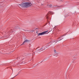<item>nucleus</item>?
Instances as JSON below:
<instances>
[{"instance_id":"dca6fc26","label":"nucleus","mask_w":79,"mask_h":79,"mask_svg":"<svg viewBox=\"0 0 79 79\" xmlns=\"http://www.w3.org/2000/svg\"><path fill=\"white\" fill-rule=\"evenodd\" d=\"M19 73L18 74H19Z\"/></svg>"},{"instance_id":"423d86ee","label":"nucleus","mask_w":79,"mask_h":79,"mask_svg":"<svg viewBox=\"0 0 79 79\" xmlns=\"http://www.w3.org/2000/svg\"><path fill=\"white\" fill-rule=\"evenodd\" d=\"M54 52H56V50L55 49H54Z\"/></svg>"},{"instance_id":"6e6552de","label":"nucleus","mask_w":79,"mask_h":79,"mask_svg":"<svg viewBox=\"0 0 79 79\" xmlns=\"http://www.w3.org/2000/svg\"><path fill=\"white\" fill-rule=\"evenodd\" d=\"M62 39H63V38H62V39H61L60 40H62Z\"/></svg>"},{"instance_id":"4468645a","label":"nucleus","mask_w":79,"mask_h":79,"mask_svg":"<svg viewBox=\"0 0 79 79\" xmlns=\"http://www.w3.org/2000/svg\"><path fill=\"white\" fill-rule=\"evenodd\" d=\"M33 51H34L33 50L32 51V52H33Z\"/></svg>"},{"instance_id":"f03ea898","label":"nucleus","mask_w":79,"mask_h":79,"mask_svg":"<svg viewBox=\"0 0 79 79\" xmlns=\"http://www.w3.org/2000/svg\"><path fill=\"white\" fill-rule=\"evenodd\" d=\"M53 12L50 11L48 13V14H47L46 16V18H47V19H48V18H49V14L50 15H52Z\"/></svg>"},{"instance_id":"f8f14e48","label":"nucleus","mask_w":79,"mask_h":79,"mask_svg":"<svg viewBox=\"0 0 79 79\" xmlns=\"http://www.w3.org/2000/svg\"><path fill=\"white\" fill-rule=\"evenodd\" d=\"M35 29H38V28H35Z\"/></svg>"},{"instance_id":"1a4fd4ad","label":"nucleus","mask_w":79,"mask_h":79,"mask_svg":"<svg viewBox=\"0 0 79 79\" xmlns=\"http://www.w3.org/2000/svg\"><path fill=\"white\" fill-rule=\"evenodd\" d=\"M31 5H32V4H31V3H30V6H31Z\"/></svg>"},{"instance_id":"0eeeda50","label":"nucleus","mask_w":79,"mask_h":79,"mask_svg":"<svg viewBox=\"0 0 79 79\" xmlns=\"http://www.w3.org/2000/svg\"><path fill=\"white\" fill-rule=\"evenodd\" d=\"M64 36V35H63V36H61L60 38H61V37H63ZM60 38L59 39H60Z\"/></svg>"},{"instance_id":"39448f33","label":"nucleus","mask_w":79,"mask_h":79,"mask_svg":"<svg viewBox=\"0 0 79 79\" xmlns=\"http://www.w3.org/2000/svg\"><path fill=\"white\" fill-rule=\"evenodd\" d=\"M42 49V48H41L38 51H39V52H40V50H41Z\"/></svg>"},{"instance_id":"2eb2a0df","label":"nucleus","mask_w":79,"mask_h":79,"mask_svg":"<svg viewBox=\"0 0 79 79\" xmlns=\"http://www.w3.org/2000/svg\"><path fill=\"white\" fill-rule=\"evenodd\" d=\"M37 32H36V33H37Z\"/></svg>"},{"instance_id":"f257e3e1","label":"nucleus","mask_w":79,"mask_h":79,"mask_svg":"<svg viewBox=\"0 0 79 79\" xmlns=\"http://www.w3.org/2000/svg\"><path fill=\"white\" fill-rule=\"evenodd\" d=\"M22 8H27L30 5V2H26L22 4H19Z\"/></svg>"},{"instance_id":"f3484780","label":"nucleus","mask_w":79,"mask_h":79,"mask_svg":"<svg viewBox=\"0 0 79 79\" xmlns=\"http://www.w3.org/2000/svg\"><path fill=\"white\" fill-rule=\"evenodd\" d=\"M45 49H44V50H45Z\"/></svg>"},{"instance_id":"7ed1b4c3","label":"nucleus","mask_w":79,"mask_h":79,"mask_svg":"<svg viewBox=\"0 0 79 79\" xmlns=\"http://www.w3.org/2000/svg\"><path fill=\"white\" fill-rule=\"evenodd\" d=\"M48 32V31H43L41 33H39L38 34V35H44L45 34H46V33Z\"/></svg>"},{"instance_id":"20e7f679","label":"nucleus","mask_w":79,"mask_h":79,"mask_svg":"<svg viewBox=\"0 0 79 79\" xmlns=\"http://www.w3.org/2000/svg\"><path fill=\"white\" fill-rule=\"evenodd\" d=\"M29 42V40H25L24 42L22 44H21V45H24L25 43H26V42Z\"/></svg>"},{"instance_id":"9b49d317","label":"nucleus","mask_w":79,"mask_h":79,"mask_svg":"<svg viewBox=\"0 0 79 79\" xmlns=\"http://www.w3.org/2000/svg\"><path fill=\"white\" fill-rule=\"evenodd\" d=\"M0 8H2V6H0Z\"/></svg>"},{"instance_id":"ddd939ff","label":"nucleus","mask_w":79,"mask_h":79,"mask_svg":"<svg viewBox=\"0 0 79 79\" xmlns=\"http://www.w3.org/2000/svg\"><path fill=\"white\" fill-rule=\"evenodd\" d=\"M48 6H50L48 5Z\"/></svg>"},{"instance_id":"9d476101","label":"nucleus","mask_w":79,"mask_h":79,"mask_svg":"<svg viewBox=\"0 0 79 79\" xmlns=\"http://www.w3.org/2000/svg\"><path fill=\"white\" fill-rule=\"evenodd\" d=\"M17 75H18V74L16 75L15 77H16V76Z\"/></svg>"}]
</instances>
